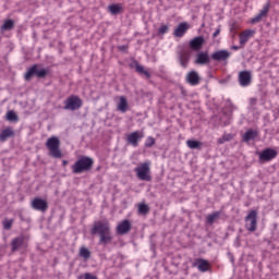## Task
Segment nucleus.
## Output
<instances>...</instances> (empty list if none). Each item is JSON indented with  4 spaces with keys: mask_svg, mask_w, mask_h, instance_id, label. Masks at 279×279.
<instances>
[{
    "mask_svg": "<svg viewBox=\"0 0 279 279\" xmlns=\"http://www.w3.org/2000/svg\"><path fill=\"white\" fill-rule=\"evenodd\" d=\"M90 234H98V243L99 245H104V247L112 243V233H110V222H108V220L96 221L90 230Z\"/></svg>",
    "mask_w": 279,
    "mask_h": 279,
    "instance_id": "obj_1",
    "label": "nucleus"
},
{
    "mask_svg": "<svg viewBox=\"0 0 279 279\" xmlns=\"http://www.w3.org/2000/svg\"><path fill=\"white\" fill-rule=\"evenodd\" d=\"M93 165H95V160H93V158L82 156L72 166V173H75L76 175H80V173H87V171L93 169Z\"/></svg>",
    "mask_w": 279,
    "mask_h": 279,
    "instance_id": "obj_2",
    "label": "nucleus"
},
{
    "mask_svg": "<svg viewBox=\"0 0 279 279\" xmlns=\"http://www.w3.org/2000/svg\"><path fill=\"white\" fill-rule=\"evenodd\" d=\"M136 178L143 182H151V162L145 161L134 169Z\"/></svg>",
    "mask_w": 279,
    "mask_h": 279,
    "instance_id": "obj_3",
    "label": "nucleus"
},
{
    "mask_svg": "<svg viewBox=\"0 0 279 279\" xmlns=\"http://www.w3.org/2000/svg\"><path fill=\"white\" fill-rule=\"evenodd\" d=\"M46 147L49 150V156L52 158H62V150H60V138L52 136L47 140Z\"/></svg>",
    "mask_w": 279,
    "mask_h": 279,
    "instance_id": "obj_4",
    "label": "nucleus"
},
{
    "mask_svg": "<svg viewBox=\"0 0 279 279\" xmlns=\"http://www.w3.org/2000/svg\"><path fill=\"white\" fill-rule=\"evenodd\" d=\"M46 75H49V70L41 68H38V64H34L31 66L26 73L24 74V78L26 82H29L32 77H38L39 80H44Z\"/></svg>",
    "mask_w": 279,
    "mask_h": 279,
    "instance_id": "obj_5",
    "label": "nucleus"
},
{
    "mask_svg": "<svg viewBox=\"0 0 279 279\" xmlns=\"http://www.w3.org/2000/svg\"><path fill=\"white\" fill-rule=\"evenodd\" d=\"M258 226V211L256 209L251 210L245 217V228L248 232H256Z\"/></svg>",
    "mask_w": 279,
    "mask_h": 279,
    "instance_id": "obj_6",
    "label": "nucleus"
},
{
    "mask_svg": "<svg viewBox=\"0 0 279 279\" xmlns=\"http://www.w3.org/2000/svg\"><path fill=\"white\" fill-rule=\"evenodd\" d=\"M83 101L77 96H70L64 100L63 110H71L75 112V110H80L82 108Z\"/></svg>",
    "mask_w": 279,
    "mask_h": 279,
    "instance_id": "obj_7",
    "label": "nucleus"
},
{
    "mask_svg": "<svg viewBox=\"0 0 279 279\" xmlns=\"http://www.w3.org/2000/svg\"><path fill=\"white\" fill-rule=\"evenodd\" d=\"M191 48H181L178 52V60L182 66V69H186L189 66V62H191Z\"/></svg>",
    "mask_w": 279,
    "mask_h": 279,
    "instance_id": "obj_8",
    "label": "nucleus"
},
{
    "mask_svg": "<svg viewBox=\"0 0 279 279\" xmlns=\"http://www.w3.org/2000/svg\"><path fill=\"white\" fill-rule=\"evenodd\" d=\"M31 206L33 210H38L39 213H47L49 209V203L40 197H35L32 201Z\"/></svg>",
    "mask_w": 279,
    "mask_h": 279,
    "instance_id": "obj_9",
    "label": "nucleus"
},
{
    "mask_svg": "<svg viewBox=\"0 0 279 279\" xmlns=\"http://www.w3.org/2000/svg\"><path fill=\"white\" fill-rule=\"evenodd\" d=\"M238 82L242 88H247L252 84V72L247 70L239 72Z\"/></svg>",
    "mask_w": 279,
    "mask_h": 279,
    "instance_id": "obj_10",
    "label": "nucleus"
},
{
    "mask_svg": "<svg viewBox=\"0 0 279 279\" xmlns=\"http://www.w3.org/2000/svg\"><path fill=\"white\" fill-rule=\"evenodd\" d=\"M278 156V151H276L272 148H266L259 154V160H263V162H269L274 160Z\"/></svg>",
    "mask_w": 279,
    "mask_h": 279,
    "instance_id": "obj_11",
    "label": "nucleus"
},
{
    "mask_svg": "<svg viewBox=\"0 0 279 279\" xmlns=\"http://www.w3.org/2000/svg\"><path fill=\"white\" fill-rule=\"evenodd\" d=\"M230 51L228 50H218L211 54V60L215 62H226V60L230 59Z\"/></svg>",
    "mask_w": 279,
    "mask_h": 279,
    "instance_id": "obj_12",
    "label": "nucleus"
},
{
    "mask_svg": "<svg viewBox=\"0 0 279 279\" xmlns=\"http://www.w3.org/2000/svg\"><path fill=\"white\" fill-rule=\"evenodd\" d=\"M270 3L267 2L264 8L259 11V13L257 15H255L252 20L251 23L256 24V23H260V21H263V19H266L267 14H269V8H270Z\"/></svg>",
    "mask_w": 279,
    "mask_h": 279,
    "instance_id": "obj_13",
    "label": "nucleus"
},
{
    "mask_svg": "<svg viewBox=\"0 0 279 279\" xmlns=\"http://www.w3.org/2000/svg\"><path fill=\"white\" fill-rule=\"evenodd\" d=\"M204 43H206V39H204L203 36L194 37L189 44L190 50L192 49V51H199L202 47H204Z\"/></svg>",
    "mask_w": 279,
    "mask_h": 279,
    "instance_id": "obj_14",
    "label": "nucleus"
},
{
    "mask_svg": "<svg viewBox=\"0 0 279 279\" xmlns=\"http://www.w3.org/2000/svg\"><path fill=\"white\" fill-rule=\"evenodd\" d=\"M143 136V133L135 131L128 135L126 141L129 145H132V147H138V141H141Z\"/></svg>",
    "mask_w": 279,
    "mask_h": 279,
    "instance_id": "obj_15",
    "label": "nucleus"
},
{
    "mask_svg": "<svg viewBox=\"0 0 279 279\" xmlns=\"http://www.w3.org/2000/svg\"><path fill=\"white\" fill-rule=\"evenodd\" d=\"M132 230V222H130V220L125 219L122 220L118 227H117V234H128V232H130Z\"/></svg>",
    "mask_w": 279,
    "mask_h": 279,
    "instance_id": "obj_16",
    "label": "nucleus"
},
{
    "mask_svg": "<svg viewBox=\"0 0 279 279\" xmlns=\"http://www.w3.org/2000/svg\"><path fill=\"white\" fill-rule=\"evenodd\" d=\"M193 267H197L198 271H202V274L209 271L210 269V263L204 258H198L194 262Z\"/></svg>",
    "mask_w": 279,
    "mask_h": 279,
    "instance_id": "obj_17",
    "label": "nucleus"
},
{
    "mask_svg": "<svg viewBox=\"0 0 279 279\" xmlns=\"http://www.w3.org/2000/svg\"><path fill=\"white\" fill-rule=\"evenodd\" d=\"M189 23H186V22H182V23H180L177 27H175V29H174V32H173V37L174 38H182V36H184V34H186V32H189Z\"/></svg>",
    "mask_w": 279,
    "mask_h": 279,
    "instance_id": "obj_18",
    "label": "nucleus"
},
{
    "mask_svg": "<svg viewBox=\"0 0 279 279\" xmlns=\"http://www.w3.org/2000/svg\"><path fill=\"white\" fill-rule=\"evenodd\" d=\"M185 80L187 84H190V86H197V84H199L201 82L199 73H197L196 71H191L187 73Z\"/></svg>",
    "mask_w": 279,
    "mask_h": 279,
    "instance_id": "obj_19",
    "label": "nucleus"
},
{
    "mask_svg": "<svg viewBox=\"0 0 279 279\" xmlns=\"http://www.w3.org/2000/svg\"><path fill=\"white\" fill-rule=\"evenodd\" d=\"M195 64H210V57L208 56V52H198L196 54V60H195Z\"/></svg>",
    "mask_w": 279,
    "mask_h": 279,
    "instance_id": "obj_20",
    "label": "nucleus"
},
{
    "mask_svg": "<svg viewBox=\"0 0 279 279\" xmlns=\"http://www.w3.org/2000/svg\"><path fill=\"white\" fill-rule=\"evenodd\" d=\"M13 136H14V130H12V128H7L1 131L0 141H1V143H5V141H8V138H12Z\"/></svg>",
    "mask_w": 279,
    "mask_h": 279,
    "instance_id": "obj_21",
    "label": "nucleus"
},
{
    "mask_svg": "<svg viewBox=\"0 0 279 279\" xmlns=\"http://www.w3.org/2000/svg\"><path fill=\"white\" fill-rule=\"evenodd\" d=\"M256 136H258V131L248 130L243 134L242 141L244 143H250V141H254Z\"/></svg>",
    "mask_w": 279,
    "mask_h": 279,
    "instance_id": "obj_22",
    "label": "nucleus"
},
{
    "mask_svg": "<svg viewBox=\"0 0 279 279\" xmlns=\"http://www.w3.org/2000/svg\"><path fill=\"white\" fill-rule=\"evenodd\" d=\"M254 36V31L247 29L240 35V45L243 47Z\"/></svg>",
    "mask_w": 279,
    "mask_h": 279,
    "instance_id": "obj_23",
    "label": "nucleus"
},
{
    "mask_svg": "<svg viewBox=\"0 0 279 279\" xmlns=\"http://www.w3.org/2000/svg\"><path fill=\"white\" fill-rule=\"evenodd\" d=\"M23 243H24V240L21 236L13 239L11 242L12 252H19V250L23 247Z\"/></svg>",
    "mask_w": 279,
    "mask_h": 279,
    "instance_id": "obj_24",
    "label": "nucleus"
},
{
    "mask_svg": "<svg viewBox=\"0 0 279 279\" xmlns=\"http://www.w3.org/2000/svg\"><path fill=\"white\" fill-rule=\"evenodd\" d=\"M135 71L140 75H144L147 80L151 77V74L149 73V71L145 70V66L138 64V62L135 63Z\"/></svg>",
    "mask_w": 279,
    "mask_h": 279,
    "instance_id": "obj_25",
    "label": "nucleus"
},
{
    "mask_svg": "<svg viewBox=\"0 0 279 279\" xmlns=\"http://www.w3.org/2000/svg\"><path fill=\"white\" fill-rule=\"evenodd\" d=\"M219 217H221V211H215L206 217V223H208V226H213Z\"/></svg>",
    "mask_w": 279,
    "mask_h": 279,
    "instance_id": "obj_26",
    "label": "nucleus"
},
{
    "mask_svg": "<svg viewBox=\"0 0 279 279\" xmlns=\"http://www.w3.org/2000/svg\"><path fill=\"white\" fill-rule=\"evenodd\" d=\"M118 110L120 112H128V98H125V96L120 97V101L118 104Z\"/></svg>",
    "mask_w": 279,
    "mask_h": 279,
    "instance_id": "obj_27",
    "label": "nucleus"
},
{
    "mask_svg": "<svg viewBox=\"0 0 279 279\" xmlns=\"http://www.w3.org/2000/svg\"><path fill=\"white\" fill-rule=\"evenodd\" d=\"M186 145L190 149H202V142L197 140H187Z\"/></svg>",
    "mask_w": 279,
    "mask_h": 279,
    "instance_id": "obj_28",
    "label": "nucleus"
},
{
    "mask_svg": "<svg viewBox=\"0 0 279 279\" xmlns=\"http://www.w3.org/2000/svg\"><path fill=\"white\" fill-rule=\"evenodd\" d=\"M11 29H14L13 20H5L1 26V32H10Z\"/></svg>",
    "mask_w": 279,
    "mask_h": 279,
    "instance_id": "obj_29",
    "label": "nucleus"
},
{
    "mask_svg": "<svg viewBox=\"0 0 279 279\" xmlns=\"http://www.w3.org/2000/svg\"><path fill=\"white\" fill-rule=\"evenodd\" d=\"M7 121H11L12 123H16V121H19V116H16V112H14V111H8Z\"/></svg>",
    "mask_w": 279,
    "mask_h": 279,
    "instance_id": "obj_30",
    "label": "nucleus"
},
{
    "mask_svg": "<svg viewBox=\"0 0 279 279\" xmlns=\"http://www.w3.org/2000/svg\"><path fill=\"white\" fill-rule=\"evenodd\" d=\"M149 213V206L145 203H141L138 205V214L140 215H147Z\"/></svg>",
    "mask_w": 279,
    "mask_h": 279,
    "instance_id": "obj_31",
    "label": "nucleus"
},
{
    "mask_svg": "<svg viewBox=\"0 0 279 279\" xmlns=\"http://www.w3.org/2000/svg\"><path fill=\"white\" fill-rule=\"evenodd\" d=\"M230 141H232V134H225L218 138V145H223V143H228Z\"/></svg>",
    "mask_w": 279,
    "mask_h": 279,
    "instance_id": "obj_32",
    "label": "nucleus"
},
{
    "mask_svg": "<svg viewBox=\"0 0 279 279\" xmlns=\"http://www.w3.org/2000/svg\"><path fill=\"white\" fill-rule=\"evenodd\" d=\"M80 256L82 257V258H85V259H88V258H90V251L88 250V248H86V247H81V250H80Z\"/></svg>",
    "mask_w": 279,
    "mask_h": 279,
    "instance_id": "obj_33",
    "label": "nucleus"
},
{
    "mask_svg": "<svg viewBox=\"0 0 279 279\" xmlns=\"http://www.w3.org/2000/svg\"><path fill=\"white\" fill-rule=\"evenodd\" d=\"M109 12L113 15L119 14V12H121V5H119V4L109 5Z\"/></svg>",
    "mask_w": 279,
    "mask_h": 279,
    "instance_id": "obj_34",
    "label": "nucleus"
},
{
    "mask_svg": "<svg viewBox=\"0 0 279 279\" xmlns=\"http://www.w3.org/2000/svg\"><path fill=\"white\" fill-rule=\"evenodd\" d=\"M156 145V140L151 136L146 138L145 147H154Z\"/></svg>",
    "mask_w": 279,
    "mask_h": 279,
    "instance_id": "obj_35",
    "label": "nucleus"
},
{
    "mask_svg": "<svg viewBox=\"0 0 279 279\" xmlns=\"http://www.w3.org/2000/svg\"><path fill=\"white\" fill-rule=\"evenodd\" d=\"M78 279H98L97 276L90 274V272H85L84 275H81Z\"/></svg>",
    "mask_w": 279,
    "mask_h": 279,
    "instance_id": "obj_36",
    "label": "nucleus"
},
{
    "mask_svg": "<svg viewBox=\"0 0 279 279\" xmlns=\"http://www.w3.org/2000/svg\"><path fill=\"white\" fill-rule=\"evenodd\" d=\"M12 223H13V220H8V219H5V220L3 221V228H4V230H11V229H12Z\"/></svg>",
    "mask_w": 279,
    "mask_h": 279,
    "instance_id": "obj_37",
    "label": "nucleus"
},
{
    "mask_svg": "<svg viewBox=\"0 0 279 279\" xmlns=\"http://www.w3.org/2000/svg\"><path fill=\"white\" fill-rule=\"evenodd\" d=\"M169 32V26L168 25H161L160 28L158 29V34L165 35Z\"/></svg>",
    "mask_w": 279,
    "mask_h": 279,
    "instance_id": "obj_38",
    "label": "nucleus"
},
{
    "mask_svg": "<svg viewBox=\"0 0 279 279\" xmlns=\"http://www.w3.org/2000/svg\"><path fill=\"white\" fill-rule=\"evenodd\" d=\"M219 34H221V28H217L214 34H213V38H217V36H219Z\"/></svg>",
    "mask_w": 279,
    "mask_h": 279,
    "instance_id": "obj_39",
    "label": "nucleus"
},
{
    "mask_svg": "<svg viewBox=\"0 0 279 279\" xmlns=\"http://www.w3.org/2000/svg\"><path fill=\"white\" fill-rule=\"evenodd\" d=\"M250 104L251 106H256V98H251Z\"/></svg>",
    "mask_w": 279,
    "mask_h": 279,
    "instance_id": "obj_40",
    "label": "nucleus"
},
{
    "mask_svg": "<svg viewBox=\"0 0 279 279\" xmlns=\"http://www.w3.org/2000/svg\"><path fill=\"white\" fill-rule=\"evenodd\" d=\"M231 49H233L234 51H239V49H241L240 46H232Z\"/></svg>",
    "mask_w": 279,
    "mask_h": 279,
    "instance_id": "obj_41",
    "label": "nucleus"
},
{
    "mask_svg": "<svg viewBox=\"0 0 279 279\" xmlns=\"http://www.w3.org/2000/svg\"><path fill=\"white\" fill-rule=\"evenodd\" d=\"M69 163V161H66V160H63V165H68Z\"/></svg>",
    "mask_w": 279,
    "mask_h": 279,
    "instance_id": "obj_42",
    "label": "nucleus"
}]
</instances>
